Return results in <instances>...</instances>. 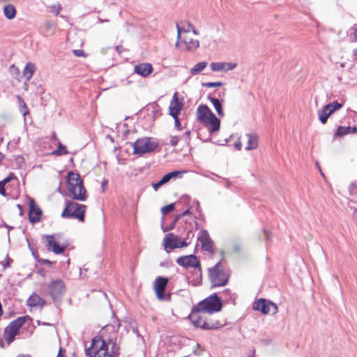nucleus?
Wrapping results in <instances>:
<instances>
[{
    "mask_svg": "<svg viewBox=\"0 0 357 357\" xmlns=\"http://www.w3.org/2000/svg\"><path fill=\"white\" fill-rule=\"evenodd\" d=\"M169 114L172 117L178 116L180 111L182 109V104L178 101L177 93H175L173 96V99L169 105Z\"/></svg>",
    "mask_w": 357,
    "mask_h": 357,
    "instance_id": "obj_21",
    "label": "nucleus"
},
{
    "mask_svg": "<svg viewBox=\"0 0 357 357\" xmlns=\"http://www.w3.org/2000/svg\"><path fill=\"white\" fill-rule=\"evenodd\" d=\"M107 185V180H104L102 183V187L105 188Z\"/></svg>",
    "mask_w": 357,
    "mask_h": 357,
    "instance_id": "obj_54",
    "label": "nucleus"
},
{
    "mask_svg": "<svg viewBox=\"0 0 357 357\" xmlns=\"http://www.w3.org/2000/svg\"><path fill=\"white\" fill-rule=\"evenodd\" d=\"M183 172H184L174 171V172H171L167 174V175L170 181L172 178H175L176 176H178Z\"/></svg>",
    "mask_w": 357,
    "mask_h": 357,
    "instance_id": "obj_41",
    "label": "nucleus"
},
{
    "mask_svg": "<svg viewBox=\"0 0 357 357\" xmlns=\"http://www.w3.org/2000/svg\"><path fill=\"white\" fill-rule=\"evenodd\" d=\"M198 241L200 242L202 248L212 254L213 252V241L211 238H210V236L208 233V231L205 229H202L199 231V234L198 236Z\"/></svg>",
    "mask_w": 357,
    "mask_h": 357,
    "instance_id": "obj_13",
    "label": "nucleus"
},
{
    "mask_svg": "<svg viewBox=\"0 0 357 357\" xmlns=\"http://www.w3.org/2000/svg\"><path fill=\"white\" fill-rule=\"evenodd\" d=\"M178 141H179L178 137H177V136L172 137L170 142H169L170 145L172 146H176L177 145Z\"/></svg>",
    "mask_w": 357,
    "mask_h": 357,
    "instance_id": "obj_43",
    "label": "nucleus"
},
{
    "mask_svg": "<svg viewBox=\"0 0 357 357\" xmlns=\"http://www.w3.org/2000/svg\"><path fill=\"white\" fill-rule=\"evenodd\" d=\"M18 99L20 101V112L23 114V116H26V114H29V109L26 107L25 102L20 96H18Z\"/></svg>",
    "mask_w": 357,
    "mask_h": 357,
    "instance_id": "obj_36",
    "label": "nucleus"
},
{
    "mask_svg": "<svg viewBox=\"0 0 357 357\" xmlns=\"http://www.w3.org/2000/svg\"><path fill=\"white\" fill-rule=\"evenodd\" d=\"M6 227L8 229V230H10L13 229V227H10V226L6 225Z\"/></svg>",
    "mask_w": 357,
    "mask_h": 357,
    "instance_id": "obj_62",
    "label": "nucleus"
},
{
    "mask_svg": "<svg viewBox=\"0 0 357 357\" xmlns=\"http://www.w3.org/2000/svg\"><path fill=\"white\" fill-rule=\"evenodd\" d=\"M61 10V7L59 4L54 5L52 7V12L54 13L56 15H58Z\"/></svg>",
    "mask_w": 357,
    "mask_h": 357,
    "instance_id": "obj_42",
    "label": "nucleus"
},
{
    "mask_svg": "<svg viewBox=\"0 0 357 357\" xmlns=\"http://www.w3.org/2000/svg\"><path fill=\"white\" fill-rule=\"evenodd\" d=\"M332 114L329 109H326V105L321 109L318 111V116L319 119L321 122V123L325 124L328 119V117Z\"/></svg>",
    "mask_w": 357,
    "mask_h": 357,
    "instance_id": "obj_31",
    "label": "nucleus"
},
{
    "mask_svg": "<svg viewBox=\"0 0 357 357\" xmlns=\"http://www.w3.org/2000/svg\"><path fill=\"white\" fill-rule=\"evenodd\" d=\"M26 303L31 307H43L46 304V301L35 293L29 297Z\"/></svg>",
    "mask_w": 357,
    "mask_h": 357,
    "instance_id": "obj_23",
    "label": "nucleus"
},
{
    "mask_svg": "<svg viewBox=\"0 0 357 357\" xmlns=\"http://www.w3.org/2000/svg\"><path fill=\"white\" fill-rule=\"evenodd\" d=\"M73 53L77 56H85V53L82 50H75Z\"/></svg>",
    "mask_w": 357,
    "mask_h": 357,
    "instance_id": "obj_44",
    "label": "nucleus"
},
{
    "mask_svg": "<svg viewBox=\"0 0 357 357\" xmlns=\"http://www.w3.org/2000/svg\"><path fill=\"white\" fill-rule=\"evenodd\" d=\"M134 72L142 77H146L153 72V67L148 63H139L135 66Z\"/></svg>",
    "mask_w": 357,
    "mask_h": 357,
    "instance_id": "obj_22",
    "label": "nucleus"
},
{
    "mask_svg": "<svg viewBox=\"0 0 357 357\" xmlns=\"http://www.w3.org/2000/svg\"><path fill=\"white\" fill-rule=\"evenodd\" d=\"M179 44L184 45V50L193 51L199 47V42L197 40H194L189 34H185L181 35V38H178L176 45L178 46Z\"/></svg>",
    "mask_w": 357,
    "mask_h": 357,
    "instance_id": "obj_12",
    "label": "nucleus"
},
{
    "mask_svg": "<svg viewBox=\"0 0 357 357\" xmlns=\"http://www.w3.org/2000/svg\"><path fill=\"white\" fill-rule=\"evenodd\" d=\"M48 290L50 296L56 301L61 299L65 292L66 287L61 280H55L48 285Z\"/></svg>",
    "mask_w": 357,
    "mask_h": 357,
    "instance_id": "obj_9",
    "label": "nucleus"
},
{
    "mask_svg": "<svg viewBox=\"0 0 357 357\" xmlns=\"http://www.w3.org/2000/svg\"><path fill=\"white\" fill-rule=\"evenodd\" d=\"M10 181V177L8 176L5 178L3 181H0L1 183H3V184L5 185L7 183H8Z\"/></svg>",
    "mask_w": 357,
    "mask_h": 357,
    "instance_id": "obj_50",
    "label": "nucleus"
},
{
    "mask_svg": "<svg viewBox=\"0 0 357 357\" xmlns=\"http://www.w3.org/2000/svg\"><path fill=\"white\" fill-rule=\"evenodd\" d=\"M183 26H180L179 24H176V29H177V38H180L181 35L189 34L190 31L193 29L192 24L188 22H182Z\"/></svg>",
    "mask_w": 357,
    "mask_h": 357,
    "instance_id": "obj_25",
    "label": "nucleus"
},
{
    "mask_svg": "<svg viewBox=\"0 0 357 357\" xmlns=\"http://www.w3.org/2000/svg\"><path fill=\"white\" fill-rule=\"evenodd\" d=\"M213 113L210 110L208 107L206 105H201L197 107V120L200 123H203L204 121H208L207 119L212 116Z\"/></svg>",
    "mask_w": 357,
    "mask_h": 357,
    "instance_id": "obj_20",
    "label": "nucleus"
},
{
    "mask_svg": "<svg viewBox=\"0 0 357 357\" xmlns=\"http://www.w3.org/2000/svg\"><path fill=\"white\" fill-rule=\"evenodd\" d=\"M178 220V217H176V219L174 220V222L169 225V228L167 229H172L174 227V225L176 222V221Z\"/></svg>",
    "mask_w": 357,
    "mask_h": 357,
    "instance_id": "obj_49",
    "label": "nucleus"
},
{
    "mask_svg": "<svg viewBox=\"0 0 357 357\" xmlns=\"http://www.w3.org/2000/svg\"><path fill=\"white\" fill-rule=\"evenodd\" d=\"M164 245L166 248L173 250L174 248L188 246V243L185 240H181L172 233H169L164 238Z\"/></svg>",
    "mask_w": 357,
    "mask_h": 357,
    "instance_id": "obj_11",
    "label": "nucleus"
},
{
    "mask_svg": "<svg viewBox=\"0 0 357 357\" xmlns=\"http://www.w3.org/2000/svg\"><path fill=\"white\" fill-rule=\"evenodd\" d=\"M45 246L47 250L52 251L56 255H59L63 253L66 250V245H60L55 241L54 236L53 235L45 236Z\"/></svg>",
    "mask_w": 357,
    "mask_h": 357,
    "instance_id": "obj_15",
    "label": "nucleus"
},
{
    "mask_svg": "<svg viewBox=\"0 0 357 357\" xmlns=\"http://www.w3.org/2000/svg\"><path fill=\"white\" fill-rule=\"evenodd\" d=\"M191 31H192L193 33L195 35L199 34L198 31L194 27H193V29H192Z\"/></svg>",
    "mask_w": 357,
    "mask_h": 357,
    "instance_id": "obj_58",
    "label": "nucleus"
},
{
    "mask_svg": "<svg viewBox=\"0 0 357 357\" xmlns=\"http://www.w3.org/2000/svg\"><path fill=\"white\" fill-rule=\"evenodd\" d=\"M119 346L111 340L106 342L100 338H93L85 353L89 357H119Z\"/></svg>",
    "mask_w": 357,
    "mask_h": 357,
    "instance_id": "obj_1",
    "label": "nucleus"
},
{
    "mask_svg": "<svg viewBox=\"0 0 357 357\" xmlns=\"http://www.w3.org/2000/svg\"><path fill=\"white\" fill-rule=\"evenodd\" d=\"M43 263L44 264H47V265H48V266H50L52 265V261H50V260H48V259H44V260H43Z\"/></svg>",
    "mask_w": 357,
    "mask_h": 357,
    "instance_id": "obj_51",
    "label": "nucleus"
},
{
    "mask_svg": "<svg viewBox=\"0 0 357 357\" xmlns=\"http://www.w3.org/2000/svg\"><path fill=\"white\" fill-rule=\"evenodd\" d=\"M53 153L58 155H65L68 153V151L65 146L59 142L57 149L54 151Z\"/></svg>",
    "mask_w": 357,
    "mask_h": 357,
    "instance_id": "obj_35",
    "label": "nucleus"
},
{
    "mask_svg": "<svg viewBox=\"0 0 357 357\" xmlns=\"http://www.w3.org/2000/svg\"><path fill=\"white\" fill-rule=\"evenodd\" d=\"M202 310L193 307L191 313L188 316V319L192 321L193 325L203 330H213L219 328L221 324L218 321H213L207 319Z\"/></svg>",
    "mask_w": 357,
    "mask_h": 357,
    "instance_id": "obj_2",
    "label": "nucleus"
},
{
    "mask_svg": "<svg viewBox=\"0 0 357 357\" xmlns=\"http://www.w3.org/2000/svg\"><path fill=\"white\" fill-rule=\"evenodd\" d=\"M68 190L70 197L73 199L84 202L87 198L86 190L83 183L77 184V185H75V183L73 185L68 184Z\"/></svg>",
    "mask_w": 357,
    "mask_h": 357,
    "instance_id": "obj_10",
    "label": "nucleus"
},
{
    "mask_svg": "<svg viewBox=\"0 0 357 357\" xmlns=\"http://www.w3.org/2000/svg\"><path fill=\"white\" fill-rule=\"evenodd\" d=\"M354 34L355 38L357 39V28L355 29Z\"/></svg>",
    "mask_w": 357,
    "mask_h": 357,
    "instance_id": "obj_59",
    "label": "nucleus"
},
{
    "mask_svg": "<svg viewBox=\"0 0 357 357\" xmlns=\"http://www.w3.org/2000/svg\"><path fill=\"white\" fill-rule=\"evenodd\" d=\"M222 85H223V83L221 82H203V83H202V86L207 87V88L222 86Z\"/></svg>",
    "mask_w": 357,
    "mask_h": 357,
    "instance_id": "obj_37",
    "label": "nucleus"
},
{
    "mask_svg": "<svg viewBox=\"0 0 357 357\" xmlns=\"http://www.w3.org/2000/svg\"><path fill=\"white\" fill-rule=\"evenodd\" d=\"M207 120L208 121H204L202 123L208 128V130L211 134L219 130L220 126V121L214 114L208 117Z\"/></svg>",
    "mask_w": 357,
    "mask_h": 357,
    "instance_id": "obj_19",
    "label": "nucleus"
},
{
    "mask_svg": "<svg viewBox=\"0 0 357 357\" xmlns=\"http://www.w3.org/2000/svg\"><path fill=\"white\" fill-rule=\"evenodd\" d=\"M234 146L238 149V150H241V146H242V144H241V142L240 141H237L234 143Z\"/></svg>",
    "mask_w": 357,
    "mask_h": 357,
    "instance_id": "obj_47",
    "label": "nucleus"
},
{
    "mask_svg": "<svg viewBox=\"0 0 357 357\" xmlns=\"http://www.w3.org/2000/svg\"><path fill=\"white\" fill-rule=\"evenodd\" d=\"M349 190L351 195H357V183H352L349 186Z\"/></svg>",
    "mask_w": 357,
    "mask_h": 357,
    "instance_id": "obj_39",
    "label": "nucleus"
},
{
    "mask_svg": "<svg viewBox=\"0 0 357 357\" xmlns=\"http://www.w3.org/2000/svg\"><path fill=\"white\" fill-rule=\"evenodd\" d=\"M354 54L357 56V49L354 50Z\"/></svg>",
    "mask_w": 357,
    "mask_h": 357,
    "instance_id": "obj_64",
    "label": "nucleus"
},
{
    "mask_svg": "<svg viewBox=\"0 0 357 357\" xmlns=\"http://www.w3.org/2000/svg\"><path fill=\"white\" fill-rule=\"evenodd\" d=\"M86 206L73 201L66 202V206L61 213L63 218H75L79 222L84 221Z\"/></svg>",
    "mask_w": 357,
    "mask_h": 357,
    "instance_id": "obj_4",
    "label": "nucleus"
},
{
    "mask_svg": "<svg viewBox=\"0 0 357 357\" xmlns=\"http://www.w3.org/2000/svg\"><path fill=\"white\" fill-rule=\"evenodd\" d=\"M9 261H11V259H9V260L8 261V262L6 263V264H3L4 269H5L6 267L10 266Z\"/></svg>",
    "mask_w": 357,
    "mask_h": 357,
    "instance_id": "obj_55",
    "label": "nucleus"
},
{
    "mask_svg": "<svg viewBox=\"0 0 357 357\" xmlns=\"http://www.w3.org/2000/svg\"><path fill=\"white\" fill-rule=\"evenodd\" d=\"M158 146V142L150 137L138 139L133 144V152L135 154L142 155L153 151Z\"/></svg>",
    "mask_w": 357,
    "mask_h": 357,
    "instance_id": "obj_7",
    "label": "nucleus"
},
{
    "mask_svg": "<svg viewBox=\"0 0 357 357\" xmlns=\"http://www.w3.org/2000/svg\"><path fill=\"white\" fill-rule=\"evenodd\" d=\"M351 127L350 126H339L335 132V136H343L351 133Z\"/></svg>",
    "mask_w": 357,
    "mask_h": 357,
    "instance_id": "obj_32",
    "label": "nucleus"
},
{
    "mask_svg": "<svg viewBox=\"0 0 357 357\" xmlns=\"http://www.w3.org/2000/svg\"><path fill=\"white\" fill-rule=\"evenodd\" d=\"M351 133H356L357 128L356 127H351Z\"/></svg>",
    "mask_w": 357,
    "mask_h": 357,
    "instance_id": "obj_53",
    "label": "nucleus"
},
{
    "mask_svg": "<svg viewBox=\"0 0 357 357\" xmlns=\"http://www.w3.org/2000/svg\"><path fill=\"white\" fill-rule=\"evenodd\" d=\"M174 119V122H175V126L178 129L180 130V127H181V123L179 121V119L178 118V116H176V117H173Z\"/></svg>",
    "mask_w": 357,
    "mask_h": 357,
    "instance_id": "obj_46",
    "label": "nucleus"
},
{
    "mask_svg": "<svg viewBox=\"0 0 357 357\" xmlns=\"http://www.w3.org/2000/svg\"><path fill=\"white\" fill-rule=\"evenodd\" d=\"M12 68L15 69L16 70H18V69L17 68H15L14 65L11 66L10 69H12Z\"/></svg>",
    "mask_w": 357,
    "mask_h": 357,
    "instance_id": "obj_61",
    "label": "nucleus"
},
{
    "mask_svg": "<svg viewBox=\"0 0 357 357\" xmlns=\"http://www.w3.org/2000/svg\"><path fill=\"white\" fill-rule=\"evenodd\" d=\"M176 263L185 268H200V262L194 255L183 256L176 259Z\"/></svg>",
    "mask_w": 357,
    "mask_h": 357,
    "instance_id": "obj_14",
    "label": "nucleus"
},
{
    "mask_svg": "<svg viewBox=\"0 0 357 357\" xmlns=\"http://www.w3.org/2000/svg\"><path fill=\"white\" fill-rule=\"evenodd\" d=\"M3 13L8 19L12 20L16 15V9L14 6L11 4H7L3 8Z\"/></svg>",
    "mask_w": 357,
    "mask_h": 357,
    "instance_id": "obj_30",
    "label": "nucleus"
},
{
    "mask_svg": "<svg viewBox=\"0 0 357 357\" xmlns=\"http://www.w3.org/2000/svg\"><path fill=\"white\" fill-rule=\"evenodd\" d=\"M188 214H190V208L185 210L181 215H178L177 217H178V218H179L181 216L187 215Z\"/></svg>",
    "mask_w": 357,
    "mask_h": 357,
    "instance_id": "obj_48",
    "label": "nucleus"
},
{
    "mask_svg": "<svg viewBox=\"0 0 357 357\" xmlns=\"http://www.w3.org/2000/svg\"><path fill=\"white\" fill-rule=\"evenodd\" d=\"M248 139V144L245 147L246 150H253L258 146L259 137L256 134L248 133L245 135Z\"/></svg>",
    "mask_w": 357,
    "mask_h": 357,
    "instance_id": "obj_24",
    "label": "nucleus"
},
{
    "mask_svg": "<svg viewBox=\"0 0 357 357\" xmlns=\"http://www.w3.org/2000/svg\"><path fill=\"white\" fill-rule=\"evenodd\" d=\"M169 181L167 174H165L158 183L153 184V188L155 190H158L160 187Z\"/></svg>",
    "mask_w": 357,
    "mask_h": 357,
    "instance_id": "obj_34",
    "label": "nucleus"
},
{
    "mask_svg": "<svg viewBox=\"0 0 357 357\" xmlns=\"http://www.w3.org/2000/svg\"><path fill=\"white\" fill-rule=\"evenodd\" d=\"M208 66L207 61H200L196 63L190 70V73L192 75H196L201 73Z\"/></svg>",
    "mask_w": 357,
    "mask_h": 357,
    "instance_id": "obj_28",
    "label": "nucleus"
},
{
    "mask_svg": "<svg viewBox=\"0 0 357 357\" xmlns=\"http://www.w3.org/2000/svg\"><path fill=\"white\" fill-rule=\"evenodd\" d=\"M236 66V63L231 62H213L210 65L211 70L214 72H227L234 70Z\"/></svg>",
    "mask_w": 357,
    "mask_h": 357,
    "instance_id": "obj_18",
    "label": "nucleus"
},
{
    "mask_svg": "<svg viewBox=\"0 0 357 357\" xmlns=\"http://www.w3.org/2000/svg\"><path fill=\"white\" fill-rule=\"evenodd\" d=\"M17 207L19 208L20 214L22 215L23 213L22 206L20 204H17Z\"/></svg>",
    "mask_w": 357,
    "mask_h": 357,
    "instance_id": "obj_52",
    "label": "nucleus"
},
{
    "mask_svg": "<svg viewBox=\"0 0 357 357\" xmlns=\"http://www.w3.org/2000/svg\"><path fill=\"white\" fill-rule=\"evenodd\" d=\"M17 357H31V356L29 355L20 354V355H18Z\"/></svg>",
    "mask_w": 357,
    "mask_h": 357,
    "instance_id": "obj_57",
    "label": "nucleus"
},
{
    "mask_svg": "<svg viewBox=\"0 0 357 357\" xmlns=\"http://www.w3.org/2000/svg\"><path fill=\"white\" fill-rule=\"evenodd\" d=\"M208 100H209L213 104L215 111L217 112L218 115L220 117H223L225 113L222 109V101H220L219 99L216 98L212 97L211 96H208Z\"/></svg>",
    "mask_w": 357,
    "mask_h": 357,
    "instance_id": "obj_26",
    "label": "nucleus"
},
{
    "mask_svg": "<svg viewBox=\"0 0 357 357\" xmlns=\"http://www.w3.org/2000/svg\"><path fill=\"white\" fill-rule=\"evenodd\" d=\"M316 165H317V167L319 168V171H320V172H321V174L322 176H324V174H323V172H321V168H320V166H319V163H318V162H316Z\"/></svg>",
    "mask_w": 357,
    "mask_h": 357,
    "instance_id": "obj_56",
    "label": "nucleus"
},
{
    "mask_svg": "<svg viewBox=\"0 0 357 357\" xmlns=\"http://www.w3.org/2000/svg\"><path fill=\"white\" fill-rule=\"evenodd\" d=\"M35 71V64L31 62L27 63L23 70V76L24 77L26 82H29L31 79Z\"/></svg>",
    "mask_w": 357,
    "mask_h": 357,
    "instance_id": "obj_27",
    "label": "nucleus"
},
{
    "mask_svg": "<svg viewBox=\"0 0 357 357\" xmlns=\"http://www.w3.org/2000/svg\"><path fill=\"white\" fill-rule=\"evenodd\" d=\"M0 195H1L2 196H4V197L6 196L5 185L3 184V183H1V182H0Z\"/></svg>",
    "mask_w": 357,
    "mask_h": 357,
    "instance_id": "obj_45",
    "label": "nucleus"
},
{
    "mask_svg": "<svg viewBox=\"0 0 357 357\" xmlns=\"http://www.w3.org/2000/svg\"><path fill=\"white\" fill-rule=\"evenodd\" d=\"M342 105L341 103H339L337 101H334L331 103H329L326 105V109H329L330 112L333 114L335 111L342 108Z\"/></svg>",
    "mask_w": 357,
    "mask_h": 357,
    "instance_id": "obj_33",
    "label": "nucleus"
},
{
    "mask_svg": "<svg viewBox=\"0 0 357 357\" xmlns=\"http://www.w3.org/2000/svg\"><path fill=\"white\" fill-rule=\"evenodd\" d=\"M253 309L260 311L264 314H275L278 312V307L277 305L273 302L268 301L265 298H260L253 303Z\"/></svg>",
    "mask_w": 357,
    "mask_h": 357,
    "instance_id": "obj_8",
    "label": "nucleus"
},
{
    "mask_svg": "<svg viewBox=\"0 0 357 357\" xmlns=\"http://www.w3.org/2000/svg\"><path fill=\"white\" fill-rule=\"evenodd\" d=\"M168 283V279L164 277H158L154 283L153 288L155 291L157 298L159 300L165 299V290Z\"/></svg>",
    "mask_w": 357,
    "mask_h": 357,
    "instance_id": "obj_16",
    "label": "nucleus"
},
{
    "mask_svg": "<svg viewBox=\"0 0 357 357\" xmlns=\"http://www.w3.org/2000/svg\"><path fill=\"white\" fill-rule=\"evenodd\" d=\"M261 240H264L266 241H268L271 239L270 234L266 229L263 230V233L259 236Z\"/></svg>",
    "mask_w": 357,
    "mask_h": 357,
    "instance_id": "obj_40",
    "label": "nucleus"
},
{
    "mask_svg": "<svg viewBox=\"0 0 357 357\" xmlns=\"http://www.w3.org/2000/svg\"><path fill=\"white\" fill-rule=\"evenodd\" d=\"M99 20H100V22L101 23L105 22H109V20H102L100 19Z\"/></svg>",
    "mask_w": 357,
    "mask_h": 357,
    "instance_id": "obj_60",
    "label": "nucleus"
},
{
    "mask_svg": "<svg viewBox=\"0 0 357 357\" xmlns=\"http://www.w3.org/2000/svg\"><path fill=\"white\" fill-rule=\"evenodd\" d=\"M27 318V316L18 317L11 321L9 325L6 327L3 336L8 344L14 341L19 330L25 323Z\"/></svg>",
    "mask_w": 357,
    "mask_h": 357,
    "instance_id": "obj_6",
    "label": "nucleus"
},
{
    "mask_svg": "<svg viewBox=\"0 0 357 357\" xmlns=\"http://www.w3.org/2000/svg\"><path fill=\"white\" fill-rule=\"evenodd\" d=\"M175 206L174 204H170L169 205L165 206L161 208V211L164 214L169 213L174 211Z\"/></svg>",
    "mask_w": 357,
    "mask_h": 357,
    "instance_id": "obj_38",
    "label": "nucleus"
},
{
    "mask_svg": "<svg viewBox=\"0 0 357 357\" xmlns=\"http://www.w3.org/2000/svg\"><path fill=\"white\" fill-rule=\"evenodd\" d=\"M42 216L41 209L36 205L33 199L29 201V219L32 223L38 222Z\"/></svg>",
    "mask_w": 357,
    "mask_h": 357,
    "instance_id": "obj_17",
    "label": "nucleus"
},
{
    "mask_svg": "<svg viewBox=\"0 0 357 357\" xmlns=\"http://www.w3.org/2000/svg\"><path fill=\"white\" fill-rule=\"evenodd\" d=\"M2 159H3V155L1 153H0V162L1 161Z\"/></svg>",
    "mask_w": 357,
    "mask_h": 357,
    "instance_id": "obj_63",
    "label": "nucleus"
},
{
    "mask_svg": "<svg viewBox=\"0 0 357 357\" xmlns=\"http://www.w3.org/2000/svg\"><path fill=\"white\" fill-rule=\"evenodd\" d=\"M195 307L202 310L204 313L211 314L221 310L222 303L217 294L214 293L201 301L198 304L195 305Z\"/></svg>",
    "mask_w": 357,
    "mask_h": 357,
    "instance_id": "obj_5",
    "label": "nucleus"
},
{
    "mask_svg": "<svg viewBox=\"0 0 357 357\" xmlns=\"http://www.w3.org/2000/svg\"><path fill=\"white\" fill-rule=\"evenodd\" d=\"M208 278L212 287H222L227 284L229 275L224 269L221 261L208 268Z\"/></svg>",
    "mask_w": 357,
    "mask_h": 357,
    "instance_id": "obj_3",
    "label": "nucleus"
},
{
    "mask_svg": "<svg viewBox=\"0 0 357 357\" xmlns=\"http://www.w3.org/2000/svg\"><path fill=\"white\" fill-rule=\"evenodd\" d=\"M66 178H67L68 185V184L73 185L74 183L75 185L83 183V181L81 179L79 175L73 172H70L68 173Z\"/></svg>",
    "mask_w": 357,
    "mask_h": 357,
    "instance_id": "obj_29",
    "label": "nucleus"
}]
</instances>
